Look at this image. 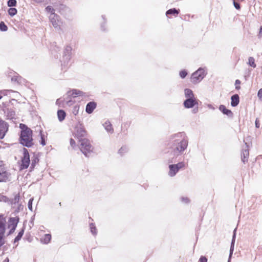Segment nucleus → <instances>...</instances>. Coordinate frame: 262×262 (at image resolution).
<instances>
[{
  "instance_id": "obj_24",
  "label": "nucleus",
  "mask_w": 262,
  "mask_h": 262,
  "mask_svg": "<svg viewBox=\"0 0 262 262\" xmlns=\"http://www.w3.org/2000/svg\"><path fill=\"white\" fill-rule=\"evenodd\" d=\"M39 136L40 139L39 140V143L42 146H45L46 144V136L45 135V134L43 133V130L42 129H40L39 130Z\"/></svg>"
},
{
  "instance_id": "obj_44",
  "label": "nucleus",
  "mask_w": 262,
  "mask_h": 262,
  "mask_svg": "<svg viewBox=\"0 0 262 262\" xmlns=\"http://www.w3.org/2000/svg\"><path fill=\"white\" fill-rule=\"evenodd\" d=\"M178 167V169L180 170L185 166V163L183 162H180L178 163L174 164Z\"/></svg>"
},
{
  "instance_id": "obj_4",
  "label": "nucleus",
  "mask_w": 262,
  "mask_h": 262,
  "mask_svg": "<svg viewBox=\"0 0 262 262\" xmlns=\"http://www.w3.org/2000/svg\"><path fill=\"white\" fill-rule=\"evenodd\" d=\"M206 74L204 69L200 67L192 74L191 81L193 84L198 83L206 76Z\"/></svg>"
},
{
  "instance_id": "obj_35",
  "label": "nucleus",
  "mask_w": 262,
  "mask_h": 262,
  "mask_svg": "<svg viewBox=\"0 0 262 262\" xmlns=\"http://www.w3.org/2000/svg\"><path fill=\"white\" fill-rule=\"evenodd\" d=\"M17 5L16 0H8L7 2V6L9 7L16 6Z\"/></svg>"
},
{
  "instance_id": "obj_2",
  "label": "nucleus",
  "mask_w": 262,
  "mask_h": 262,
  "mask_svg": "<svg viewBox=\"0 0 262 262\" xmlns=\"http://www.w3.org/2000/svg\"><path fill=\"white\" fill-rule=\"evenodd\" d=\"M20 132L18 142L24 147L30 148L34 145L33 140V131L27 125L20 123L19 124Z\"/></svg>"
},
{
  "instance_id": "obj_36",
  "label": "nucleus",
  "mask_w": 262,
  "mask_h": 262,
  "mask_svg": "<svg viewBox=\"0 0 262 262\" xmlns=\"http://www.w3.org/2000/svg\"><path fill=\"white\" fill-rule=\"evenodd\" d=\"M10 199L6 195L0 194V202L8 203L9 204Z\"/></svg>"
},
{
  "instance_id": "obj_30",
  "label": "nucleus",
  "mask_w": 262,
  "mask_h": 262,
  "mask_svg": "<svg viewBox=\"0 0 262 262\" xmlns=\"http://www.w3.org/2000/svg\"><path fill=\"white\" fill-rule=\"evenodd\" d=\"M64 101L66 102L67 105L69 106L73 105L75 102L74 100H72V98L71 96H70V97H68V96L66 98L64 99Z\"/></svg>"
},
{
  "instance_id": "obj_34",
  "label": "nucleus",
  "mask_w": 262,
  "mask_h": 262,
  "mask_svg": "<svg viewBox=\"0 0 262 262\" xmlns=\"http://www.w3.org/2000/svg\"><path fill=\"white\" fill-rule=\"evenodd\" d=\"M235 243H231L230 248V251H229V258L228 260V262H230V258L232 255L233 252L234 251V247Z\"/></svg>"
},
{
  "instance_id": "obj_40",
  "label": "nucleus",
  "mask_w": 262,
  "mask_h": 262,
  "mask_svg": "<svg viewBox=\"0 0 262 262\" xmlns=\"http://www.w3.org/2000/svg\"><path fill=\"white\" fill-rule=\"evenodd\" d=\"M232 1H233V4L234 8L236 10H240L241 7V4H239V3L238 1H237L236 0H232Z\"/></svg>"
},
{
  "instance_id": "obj_63",
  "label": "nucleus",
  "mask_w": 262,
  "mask_h": 262,
  "mask_svg": "<svg viewBox=\"0 0 262 262\" xmlns=\"http://www.w3.org/2000/svg\"><path fill=\"white\" fill-rule=\"evenodd\" d=\"M77 108V106H74V111H76V113H75V115H76V114L78 113V110H76Z\"/></svg>"
},
{
  "instance_id": "obj_59",
  "label": "nucleus",
  "mask_w": 262,
  "mask_h": 262,
  "mask_svg": "<svg viewBox=\"0 0 262 262\" xmlns=\"http://www.w3.org/2000/svg\"><path fill=\"white\" fill-rule=\"evenodd\" d=\"M192 111H193V113H194V114L198 112V106L194 108L193 110H192Z\"/></svg>"
},
{
  "instance_id": "obj_8",
  "label": "nucleus",
  "mask_w": 262,
  "mask_h": 262,
  "mask_svg": "<svg viewBox=\"0 0 262 262\" xmlns=\"http://www.w3.org/2000/svg\"><path fill=\"white\" fill-rule=\"evenodd\" d=\"M199 101L196 98H186L183 102V105L186 108H191L198 105Z\"/></svg>"
},
{
  "instance_id": "obj_39",
  "label": "nucleus",
  "mask_w": 262,
  "mask_h": 262,
  "mask_svg": "<svg viewBox=\"0 0 262 262\" xmlns=\"http://www.w3.org/2000/svg\"><path fill=\"white\" fill-rule=\"evenodd\" d=\"M24 209V205L21 204H18L17 207L14 210V213L16 214L19 213L20 211H23Z\"/></svg>"
},
{
  "instance_id": "obj_55",
  "label": "nucleus",
  "mask_w": 262,
  "mask_h": 262,
  "mask_svg": "<svg viewBox=\"0 0 262 262\" xmlns=\"http://www.w3.org/2000/svg\"><path fill=\"white\" fill-rule=\"evenodd\" d=\"M10 230L7 233V236L10 235L11 234H13L16 229V228H10Z\"/></svg>"
},
{
  "instance_id": "obj_9",
  "label": "nucleus",
  "mask_w": 262,
  "mask_h": 262,
  "mask_svg": "<svg viewBox=\"0 0 262 262\" xmlns=\"http://www.w3.org/2000/svg\"><path fill=\"white\" fill-rule=\"evenodd\" d=\"M9 124L0 118V139H3L8 131Z\"/></svg>"
},
{
  "instance_id": "obj_17",
  "label": "nucleus",
  "mask_w": 262,
  "mask_h": 262,
  "mask_svg": "<svg viewBox=\"0 0 262 262\" xmlns=\"http://www.w3.org/2000/svg\"><path fill=\"white\" fill-rule=\"evenodd\" d=\"M169 176L170 177H174L179 171L178 167L174 164H170L169 165Z\"/></svg>"
},
{
  "instance_id": "obj_56",
  "label": "nucleus",
  "mask_w": 262,
  "mask_h": 262,
  "mask_svg": "<svg viewBox=\"0 0 262 262\" xmlns=\"http://www.w3.org/2000/svg\"><path fill=\"white\" fill-rule=\"evenodd\" d=\"M8 92H9L8 90H2V91H0V95H2V94H3L4 96L7 95Z\"/></svg>"
},
{
  "instance_id": "obj_37",
  "label": "nucleus",
  "mask_w": 262,
  "mask_h": 262,
  "mask_svg": "<svg viewBox=\"0 0 262 262\" xmlns=\"http://www.w3.org/2000/svg\"><path fill=\"white\" fill-rule=\"evenodd\" d=\"M127 150V147L126 146H123L119 149L118 153L121 155H122L123 154L126 152Z\"/></svg>"
},
{
  "instance_id": "obj_32",
  "label": "nucleus",
  "mask_w": 262,
  "mask_h": 262,
  "mask_svg": "<svg viewBox=\"0 0 262 262\" xmlns=\"http://www.w3.org/2000/svg\"><path fill=\"white\" fill-rule=\"evenodd\" d=\"M8 28L4 21L0 22V31L2 32H6L8 30Z\"/></svg>"
},
{
  "instance_id": "obj_60",
  "label": "nucleus",
  "mask_w": 262,
  "mask_h": 262,
  "mask_svg": "<svg viewBox=\"0 0 262 262\" xmlns=\"http://www.w3.org/2000/svg\"><path fill=\"white\" fill-rule=\"evenodd\" d=\"M261 34H262V26H260V27L259 28V35H260Z\"/></svg>"
},
{
  "instance_id": "obj_10",
  "label": "nucleus",
  "mask_w": 262,
  "mask_h": 262,
  "mask_svg": "<svg viewBox=\"0 0 262 262\" xmlns=\"http://www.w3.org/2000/svg\"><path fill=\"white\" fill-rule=\"evenodd\" d=\"M85 93L77 89H72L71 91H69L67 92V95L68 97L71 96L73 98H75L77 96H85Z\"/></svg>"
},
{
  "instance_id": "obj_23",
  "label": "nucleus",
  "mask_w": 262,
  "mask_h": 262,
  "mask_svg": "<svg viewBox=\"0 0 262 262\" xmlns=\"http://www.w3.org/2000/svg\"><path fill=\"white\" fill-rule=\"evenodd\" d=\"M25 230V227L24 226L21 229V230L19 231V232H18L17 236L14 239V241H13L14 243H17L21 239V238H22V236L24 235Z\"/></svg>"
},
{
  "instance_id": "obj_21",
  "label": "nucleus",
  "mask_w": 262,
  "mask_h": 262,
  "mask_svg": "<svg viewBox=\"0 0 262 262\" xmlns=\"http://www.w3.org/2000/svg\"><path fill=\"white\" fill-rule=\"evenodd\" d=\"M20 200V194L19 193L16 194L13 199H10V201L9 203V205H11L13 207V205H16V204H18Z\"/></svg>"
},
{
  "instance_id": "obj_19",
  "label": "nucleus",
  "mask_w": 262,
  "mask_h": 262,
  "mask_svg": "<svg viewBox=\"0 0 262 262\" xmlns=\"http://www.w3.org/2000/svg\"><path fill=\"white\" fill-rule=\"evenodd\" d=\"M249 155V152L248 149L243 150L242 153L241 154V159L244 163H245L248 161Z\"/></svg>"
},
{
  "instance_id": "obj_22",
  "label": "nucleus",
  "mask_w": 262,
  "mask_h": 262,
  "mask_svg": "<svg viewBox=\"0 0 262 262\" xmlns=\"http://www.w3.org/2000/svg\"><path fill=\"white\" fill-rule=\"evenodd\" d=\"M103 126L104 127L105 130L108 133L112 134L114 132V129L112 127V125L109 121L107 120L105 121V123L103 124Z\"/></svg>"
},
{
  "instance_id": "obj_28",
  "label": "nucleus",
  "mask_w": 262,
  "mask_h": 262,
  "mask_svg": "<svg viewBox=\"0 0 262 262\" xmlns=\"http://www.w3.org/2000/svg\"><path fill=\"white\" fill-rule=\"evenodd\" d=\"M51 239V235L50 234H46L44 237L41 239V241L45 244H48Z\"/></svg>"
},
{
  "instance_id": "obj_62",
  "label": "nucleus",
  "mask_w": 262,
  "mask_h": 262,
  "mask_svg": "<svg viewBox=\"0 0 262 262\" xmlns=\"http://www.w3.org/2000/svg\"><path fill=\"white\" fill-rule=\"evenodd\" d=\"M3 262H9V259L8 257H6Z\"/></svg>"
},
{
  "instance_id": "obj_3",
  "label": "nucleus",
  "mask_w": 262,
  "mask_h": 262,
  "mask_svg": "<svg viewBox=\"0 0 262 262\" xmlns=\"http://www.w3.org/2000/svg\"><path fill=\"white\" fill-rule=\"evenodd\" d=\"M172 139L175 138H181V139H177L174 141L178 143L177 146L171 151V154L175 156L176 154L178 155L179 154H182L187 147L188 146V139L185 136L184 132H180L171 136Z\"/></svg>"
},
{
  "instance_id": "obj_49",
  "label": "nucleus",
  "mask_w": 262,
  "mask_h": 262,
  "mask_svg": "<svg viewBox=\"0 0 262 262\" xmlns=\"http://www.w3.org/2000/svg\"><path fill=\"white\" fill-rule=\"evenodd\" d=\"M207 258L204 256H201L199 259V262H207Z\"/></svg>"
},
{
  "instance_id": "obj_31",
  "label": "nucleus",
  "mask_w": 262,
  "mask_h": 262,
  "mask_svg": "<svg viewBox=\"0 0 262 262\" xmlns=\"http://www.w3.org/2000/svg\"><path fill=\"white\" fill-rule=\"evenodd\" d=\"M248 64L249 65V66H250L253 68H255L256 67V64L255 63V59L252 57H249Z\"/></svg>"
},
{
  "instance_id": "obj_58",
  "label": "nucleus",
  "mask_w": 262,
  "mask_h": 262,
  "mask_svg": "<svg viewBox=\"0 0 262 262\" xmlns=\"http://www.w3.org/2000/svg\"><path fill=\"white\" fill-rule=\"evenodd\" d=\"M33 2H35L37 3H41L44 2L45 0H32Z\"/></svg>"
},
{
  "instance_id": "obj_26",
  "label": "nucleus",
  "mask_w": 262,
  "mask_h": 262,
  "mask_svg": "<svg viewBox=\"0 0 262 262\" xmlns=\"http://www.w3.org/2000/svg\"><path fill=\"white\" fill-rule=\"evenodd\" d=\"M184 93H185V96L186 98H195L193 93V91L190 89H188V88L185 89L184 90Z\"/></svg>"
},
{
  "instance_id": "obj_41",
  "label": "nucleus",
  "mask_w": 262,
  "mask_h": 262,
  "mask_svg": "<svg viewBox=\"0 0 262 262\" xmlns=\"http://www.w3.org/2000/svg\"><path fill=\"white\" fill-rule=\"evenodd\" d=\"M224 115H227L229 118H233V113L229 109H227V110L225 112Z\"/></svg>"
},
{
  "instance_id": "obj_48",
  "label": "nucleus",
  "mask_w": 262,
  "mask_h": 262,
  "mask_svg": "<svg viewBox=\"0 0 262 262\" xmlns=\"http://www.w3.org/2000/svg\"><path fill=\"white\" fill-rule=\"evenodd\" d=\"M181 200L182 202H183L185 204H188L190 202L189 199L187 197H181Z\"/></svg>"
},
{
  "instance_id": "obj_20",
  "label": "nucleus",
  "mask_w": 262,
  "mask_h": 262,
  "mask_svg": "<svg viewBox=\"0 0 262 262\" xmlns=\"http://www.w3.org/2000/svg\"><path fill=\"white\" fill-rule=\"evenodd\" d=\"M57 114L58 119L60 122L63 121L67 115L66 112L63 110H58Z\"/></svg>"
},
{
  "instance_id": "obj_51",
  "label": "nucleus",
  "mask_w": 262,
  "mask_h": 262,
  "mask_svg": "<svg viewBox=\"0 0 262 262\" xmlns=\"http://www.w3.org/2000/svg\"><path fill=\"white\" fill-rule=\"evenodd\" d=\"M257 97L260 100H262V88L258 90L257 92Z\"/></svg>"
},
{
  "instance_id": "obj_14",
  "label": "nucleus",
  "mask_w": 262,
  "mask_h": 262,
  "mask_svg": "<svg viewBox=\"0 0 262 262\" xmlns=\"http://www.w3.org/2000/svg\"><path fill=\"white\" fill-rule=\"evenodd\" d=\"M6 219L3 214H0V231L6 230Z\"/></svg>"
},
{
  "instance_id": "obj_18",
  "label": "nucleus",
  "mask_w": 262,
  "mask_h": 262,
  "mask_svg": "<svg viewBox=\"0 0 262 262\" xmlns=\"http://www.w3.org/2000/svg\"><path fill=\"white\" fill-rule=\"evenodd\" d=\"M180 10L179 9H169L166 12V15L167 17H169V15H173L174 16H177L180 13Z\"/></svg>"
},
{
  "instance_id": "obj_33",
  "label": "nucleus",
  "mask_w": 262,
  "mask_h": 262,
  "mask_svg": "<svg viewBox=\"0 0 262 262\" xmlns=\"http://www.w3.org/2000/svg\"><path fill=\"white\" fill-rule=\"evenodd\" d=\"M90 227L92 234L94 235H96L97 234V232L96 227H95L94 224L91 223L90 224Z\"/></svg>"
},
{
  "instance_id": "obj_15",
  "label": "nucleus",
  "mask_w": 262,
  "mask_h": 262,
  "mask_svg": "<svg viewBox=\"0 0 262 262\" xmlns=\"http://www.w3.org/2000/svg\"><path fill=\"white\" fill-rule=\"evenodd\" d=\"M239 103V97L238 94H234L231 97V105L232 107L237 106Z\"/></svg>"
},
{
  "instance_id": "obj_57",
  "label": "nucleus",
  "mask_w": 262,
  "mask_h": 262,
  "mask_svg": "<svg viewBox=\"0 0 262 262\" xmlns=\"http://www.w3.org/2000/svg\"><path fill=\"white\" fill-rule=\"evenodd\" d=\"M62 101H64V100H60L59 99H58L56 100V104H57V105H59L61 103V102H62Z\"/></svg>"
},
{
  "instance_id": "obj_45",
  "label": "nucleus",
  "mask_w": 262,
  "mask_h": 262,
  "mask_svg": "<svg viewBox=\"0 0 262 262\" xmlns=\"http://www.w3.org/2000/svg\"><path fill=\"white\" fill-rule=\"evenodd\" d=\"M241 83V81L239 79H236L235 82V89L238 90L241 89V86L239 85Z\"/></svg>"
},
{
  "instance_id": "obj_64",
  "label": "nucleus",
  "mask_w": 262,
  "mask_h": 262,
  "mask_svg": "<svg viewBox=\"0 0 262 262\" xmlns=\"http://www.w3.org/2000/svg\"><path fill=\"white\" fill-rule=\"evenodd\" d=\"M2 98V96L0 95V100Z\"/></svg>"
},
{
  "instance_id": "obj_16",
  "label": "nucleus",
  "mask_w": 262,
  "mask_h": 262,
  "mask_svg": "<svg viewBox=\"0 0 262 262\" xmlns=\"http://www.w3.org/2000/svg\"><path fill=\"white\" fill-rule=\"evenodd\" d=\"M39 158L35 154V153H34V155L33 156V157H32V159H31V166L30 167V171H32V170H34L35 166H36V164L37 163H38V162H39Z\"/></svg>"
},
{
  "instance_id": "obj_25",
  "label": "nucleus",
  "mask_w": 262,
  "mask_h": 262,
  "mask_svg": "<svg viewBox=\"0 0 262 262\" xmlns=\"http://www.w3.org/2000/svg\"><path fill=\"white\" fill-rule=\"evenodd\" d=\"M59 18V17H57V19L56 17L54 16V15H53V17L52 16H50V19L51 20V22L52 23V25L55 28H57L58 27H59V25L58 24Z\"/></svg>"
},
{
  "instance_id": "obj_50",
  "label": "nucleus",
  "mask_w": 262,
  "mask_h": 262,
  "mask_svg": "<svg viewBox=\"0 0 262 262\" xmlns=\"http://www.w3.org/2000/svg\"><path fill=\"white\" fill-rule=\"evenodd\" d=\"M70 143L71 146L73 148H74V147L76 146V142H75V140L71 138L70 139Z\"/></svg>"
},
{
  "instance_id": "obj_61",
  "label": "nucleus",
  "mask_w": 262,
  "mask_h": 262,
  "mask_svg": "<svg viewBox=\"0 0 262 262\" xmlns=\"http://www.w3.org/2000/svg\"><path fill=\"white\" fill-rule=\"evenodd\" d=\"M34 219V215H33L32 217H31V221H30V223L31 224H33V220Z\"/></svg>"
},
{
  "instance_id": "obj_1",
  "label": "nucleus",
  "mask_w": 262,
  "mask_h": 262,
  "mask_svg": "<svg viewBox=\"0 0 262 262\" xmlns=\"http://www.w3.org/2000/svg\"><path fill=\"white\" fill-rule=\"evenodd\" d=\"M86 136V130L82 124H79L76 127L75 138L78 140L79 148L81 152L85 157H89V154L93 152L94 148Z\"/></svg>"
},
{
  "instance_id": "obj_6",
  "label": "nucleus",
  "mask_w": 262,
  "mask_h": 262,
  "mask_svg": "<svg viewBox=\"0 0 262 262\" xmlns=\"http://www.w3.org/2000/svg\"><path fill=\"white\" fill-rule=\"evenodd\" d=\"M72 48L70 46H67L63 51L62 59L60 60L62 67H66L71 58Z\"/></svg>"
},
{
  "instance_id": "obj_47",
  "label": "nucleus",
  "mask_w": 262,
  "mask_h": 262,
  "mask_svg": "<svg viewBox=\"0 0 262 262\" xmlns=\"http://www.w3.org/2000/svg\"><path fill=\"white\" fill-rule=\"evenodd\" d=\"M102 17L103 18V19L104 20V23L102 24L101 25V30L103 31H105L106 30L105 28H104V26H105V24L106 23V18H105V16L104 15H102Z\"/></svg>"
},
{
  "instance_id": "obj_52",
  "label": "nucleus",
  "mask_w": 262,
  "mask_h": 262,
  "mask_svg": "<svg viewBox=\"0 0 262 262\" xmlns=\"http://www.w3.org/2000/svg\"><path fill=\"white\" fill-rule=\"evenodd\" d=\"M18 83L21 84L25 82V79H24L23 77H21L20 76L18 75Z\"/></svg>"
},
{
  "instance_id": "obj_7",
  "label": "nucleus",
  "mask_w": 262,
  "mask_h": 262,
  "mask_svg": "<svg viewBox=\"0 0 262 262\" xmlns=\"http://www.w3.org/2000/svg\"><path fill=\"white\" fill-rule=\"evenodd\" d=\"M11 174L6 169L0 166V183L7 182L11 181Z\"/></svg>"
},
{
  "instance_id": "obj_29",
  "label": "nucleus",
  "mask_w": 262,
  "mask_h": 262,
  "mask_svg": "<svg viewBox=\"0 0 262 262\" xmlns=\"http://www.w3.org/2000/svg\"><path fill=\"white\" fill-rule=\"evenodd\" d=\"M17 13V10L13 7H10L8 10V13L11 16L13 17Z\"/></svg>"
},
{
  "instance_id": "obj_27",
  "label": "nucleus",
  "mask_w": 262,
  "mask_h": 262,
  "mask_svg": "<svg viewBox=\"0 0 262 262\" xmlns=\"http://www.w3.org/2000/svg\"><path fill=\"white\" fill-rule=\"evenodd\" d=\"M46 10L47 12L51 13V16L54 15V17H56L57 19V17H59V16L55 13V9L51 6H48L46 8Z\"/></svg>"
},
{
  "instance_id": "obj_43",
  "label": "nucleus",
  "mask_w": 262,
  "mask_h": 262,
  "mask_svg": "<svg viewBox=\"0 0 262 262\" xmlns=\"http://www.w3.org/2000/svg\"><path fill=\"white\" fill-rule=\"evenodd\" d=\"M219 109L223 114H224L227 108L225 105L221 104L219 106Z\"/></svg>"
},
{
  "instance_id": "obj_54",
  "label": "nucleus",
  "mask_w": 262,
  "mask_h": 262,
  "mask_svg": "<svg viewBox=\"0 0 262 262\" xmlns=\"http://www.w3.org/2000/svg\"><path fill=\"white\" fill-rule=\"evenodd\" d=\"M255 125L256 128H259L260 127V123L258 118H256L255 121Z\"/></svg>"
},
{
  "instance_id": "obj_38",
  "label": "nucleus",
  "mask_w": 262,
  "mask_h": 262,
  "mask_svg": "<svg viewBox=\"0 0 262 262\" xmlns=\"http://www.w3.org/2000/svg\"><path fill=\"white\" fill-rule=\"evenodd\" d=\"M188 74V72L186 70H182L179 73L180 77L182 79L185 78Z\"/></svg>"
},
{
  "instance_id": "obj_5",
  "label": "nucleus",
  "mask_w": 262,
  "mask_h": 262,
  "mask_svg": "<svg viewBox=\"0 0 262 262\" xmlns=\"http://www.w3.org/2000/svg\"><path fill=\"white\" fill-rule=\"evenodd\" d=\"M21 164L20 165V170H24L28 168L30 164V155L28 150L23 148V156L21 159Z\"/></svg>"
},
{
  "instance_id": "obj_46",
  "label": "nucleus",
  "mask_w": 262,
  "mask_h": 262,
  "mask_svg": "<svg viewBox=\"0 0 262 262\" xmlns=\"http://www.w3.org/2000/svg\"><path fill=\"white\" fill-rule=\"evenodd\" d=\"M236 228H235L233 230L232 240H231V243H233H233H235V238H236Z\"/></svg>"
},
{
  "instance_id": "obj_53",
  "label": "nucleus",
  "mask_w": 262,
  "mask_h": 262,
  "mask_svg": "<svg viewBox=\"0 0 262 262\" xmlns=\"http://www.w3.org/2000/svg\"><path fill=\"white\" fill-rule=\"evenodd\" d=\"M18 74H17V75L14 76L11 78V81L12 82H18Z\"/></svg>"
},
{
  "instance_id": "obj_13",
  "label": "nucleus",
  "mask_w": 262,
  "mask_h": 262,
  "mask_svg": "<svg viewBox=\"0 0 262 262\" xmlns=\"http://www.w3.org/2000/svg\"><path fill=\"white\" fill-rule=\"evenodd\" d=\"M3 111L7 117V119L12 120L15 119V112L12 108H7L5 110H3Z\"/></svg>"
},
{
  "instance_id": "obj_12",
  "label": "nucleus",
  "mask_w": 262,
  "mask_h": 262,
  "mask_svg": "<svg viewBox=\"0 0 262 262\" xmlns=\"http://www.w3.org/2000/svg\"><path fill=\"white\" fill-rule=\"evenodd\" d=\"M97 107V103L95 101L88 102L85 107V112L88 114H92Z\"/></svg>"
},
{
  "instance_id": "obj_11",
  "label": "nucleus",
  "mask_w": 262,
  "mask_h": 262,
  "mask_svg": "<svg viewBox=\"0 0 262 262\" xmlns=\"http://www.w3.org/2000/svg\"><path fill=\"white\" fill-rule=\"evenodd\" d=\"M19 221V217L16 216L14 217H11L9 219L8 228H16L17 224Z\"/></svg>"
},
{
  "instance_id": "obj_42",
  "label": "nucleus",
  "mask_w": 262,
  "mask_h": 262,
  "mask_svg": "<svg viewBox=\"0 0 262 262\" xmlns=\"http://www.w3.org/2000/svg\"><path fill=\"white\" fill-rule=\"evenodd\" d=\"M33 198H32L31 199H29V201H28V209L30 210V211H32L33 210V208H32V204H33Z\"/></svg>"
}]
</instances>
